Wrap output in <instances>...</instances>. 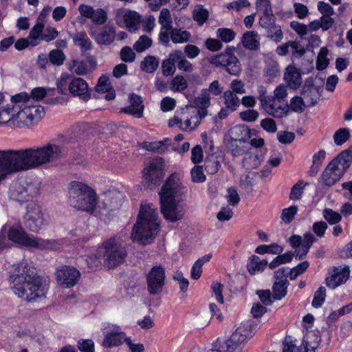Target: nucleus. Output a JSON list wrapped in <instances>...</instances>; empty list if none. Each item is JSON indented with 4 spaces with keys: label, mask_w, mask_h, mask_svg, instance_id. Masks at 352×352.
<instances>
[{
    "label": "nucleus",
    "mask_w": 352,
    "mask_h": 352,
    "mask_svg": "<svg viewBox=\"0 0 352 352\" xmlns=\"http://www.w3.org/2000/svg\"><path fill=\"white\" fill-rule=\"evenodd\" d=\"M126 333L121 327L117 324H109L104 332V339L102 346L106 349H110L120 346L127 339Z\"/></svg>",
    "instance_id": "obj_16"
},
{
    "label": "nucleus",
    "mask_w": 352,
    "mask_h": 352,
    "mask_svg": "<svg viewBox=\"0 0 352 352\" xmlns=\"http://www.w3.org/2000/svg\"><path fill=\"white\" fill-rule=\"evenodd\" d=\"M228 195L226 199L228 204L230 206H236L240 201V197L237 192L236 189L234 187H230L228 188Z\"/></svg>",
    "instance_id": "obj_63"
},
{
    "label": "nucleus",
    "mask_w": 352,
    "mask_h": 352,
    "mask_svg": "<svg viewBox=\"0 0 352 352\" xmlns=\"http://www.w3.org/2000/svg\"><path fill=\"white\" fill-rule=\"evenodd\" d=\"M129 99L131 105L124 108L122 111L136 118H141L143 116L144 109L141 97L135 94H131Z\"/></svg>",
    "instance_id": "obj_26"
},
{
    "label": "nucleus",
    "mask_w": 352,
    "mask_h": 352,
    "mask_svg": "<svg viewBox=\"0 0 352 352\" xmlns=\"http://www.w3.org/2000/svg\"><path fill=\"white\" fill-rule=\"evenodd\" d=\"M159 23L161 24L162 30H172V19L170 11L167 8H163L160 14Z\"/></svg>",
    "instance_id": "obj_40"
},
{
    "label": "nucleus",
    "mask_w": 352,
    "mask_h": 352,
    "mask_svg": "<svg viewBox=\"0 0 352 352\" xmlns=\"http://www.w3.org/2000/svg\"><path fill=\"white\" fill-rule=\"evenodd\" d=\"M217 36L223 42H231L235 37V32L229 28H219L217 31Z\"/></svg>",
    "instance_id": "obj_57"
},
{
    "label": "nucleus",
    "mask_w": 352,
    "mask_h": 352,
    "mask_svg": "<svg viewBox=\"0 0 352 352\" xmlns=\"http://www.w3.org/2000/svg\"><path fill=\"white\" fill-rule=\"evenodd\" d=\"M8 235L9 239L15 243L39 250H58L62 245L61 242L58 240L30 236L21 226L11 227Z\"/></svg>",
    "instance_id": "obj_6"
},
{
    "label": "nucleus",
    "mask_w": 352,
    "mask_h": 352,
    "mask_svg": "<svg viewBox=\"0 0 352 352\" xmlns=\"http://www.w3.org/2000/svg\"><path fill=\"white\" fill-rule=\"evenodd\" d=\"M165 268L162 265L153 266L146 276L147 289L151 295H159L165 285Z\"/></svg>",
    "instance_id": "obj_15"
},
{
    "label": "nucleus",
    "mask_w": 352,
    "mask_h": 352,
    "mask_svg": "<svg viewBox=\"0 0 352 352\" xmlns=\"http://www.w3.org/2000/svg\"><path fill=\"white\" fill-rule=\"evenodd\" d=\"M294 254H292V251H288L283 254H280L270 263L269 267L270 269H274L282 264L288 263L292 260Z\"/></svg>",
    "instance_id": "obj_43"
},
{
    "label": "nucleus",
    "mask_w": 352,
    "mask_h": 352,
    "mask_svg": "<svg viewBox=\"0 0 352 352\" xmlns=\"http://www.w3.org/2000/svg\"><path fill=\"white\" fill-rule=\"evenodd\" d=\"M284 80L291 89H297L302 84L300 70L294 65H289L285 69Z\"/></svg>",
    "instance_id": "obj_24"
},
{
    "label": "nucleus",
    "mask_w": 352,
    "mask_h": 352,
    "mask_svg": "<svg viewBox=\"0 0 352 352\" xmlns=\"http://www.w3.org/2000/svg\"><path fill=\"white\" fill-rule=\"evenodd\" d=\"M17 109H21V107L12 105V107H6L0 109V124H6L9 121L13 120L15 122V115Z\"/></svg>",
    "instance_id": "obj_35"
},
{
    "label": "nucleus",
    "mask_w": 352,
    "mask_h": 352,
    "mask_svg": "<svg viewBox=\"0 0 352 352\" xmlns=\"http://www.w3.org/2000/svg\"><path fill=\"white\" fill-rule=\"evenodd\" d=\"M314 82L313 78H308L301 91L302 98L307 107L314 106L320 97L322 86H316Z\"/></svg>",
    "instance_id": "obj_21"
},
{
    "label": "nucleus",
    "mask_w": 352,
    "mask_h": 352,
    "mask_svg": "<svg viewBox=\"0 0 352 352\" xmlns=\"http://www.w3.org/2000/svg\"><path fill=\"white\" fill-rule=\"evenodd\" d=\"M45 115L44 107L41 105H25L17 109L15 122L19 127H29L38 123Z\"/></svg>",
    "instance_id": "obj_11"
},
{
    "label": "nucleus",
    "mask_w": 352,
    "mask_h": 352,
    "mask_svg": "<svg viewBox=\"0 0 352 352\" xmlns=\"http://www.w3.org/2000/svg\"><path fill=\"white\" fill-rule=\"evenodd\" d=\"M351 137L350 131L346 128L338 129L333 135V141L336 145L341 146L347 142Z\"/></svg>",
    "instance_id": "obj_41"
},
{
    "label": "nucleus",
    "mask_w": 352,
    "mask_h": 352,
    "mask_svg": "<svg viewBox=\"0 0 352 352\" xmlns=\"http://www.w3.org/2000/svg\"><path fill=\"white\" fill-rule=\"evenodd\" d=\"M205 169L209 174H215L218 172L221 167V163L218 160L217 157L211 156L207 157L204 162Z\"/></svg>",
    "instance_id": "obj_45"
},
{
    "label": "nucleus",
    "mask_w": 352,
    "mask_h": 352,
    "mask_svg": "<svg viewBox=\"0 0 352 352\" xmlns=\"http://www.w3.org/2000/svg\"><path fill=\"white\" fill-rule=\"evenodd\" d=\"M257 91L261 106L267 114L276 118H281L288 115V106L271 103L273 98L270 96H267V89L263 85L258 86Z\"/></svg>",
    "instance_id": "obj_14"
},
{
    "label": "nucleus",
    "mask_w": 352,
    "mask_h": 352,
    "mask_svg": "<svg viewBox=\"0 0 352 352\" xmlns=\"http://www.w3.org/2000/svg\"><path fill=\"white\" fill-rule=\"evenodd\" d=\"M267 264V260H261L258 256L252 255L248 260L247 269L250 274H255L263 271Z\"/></svg>",
    "instance_id": "obj_31"
},
{
    "label": "nucleus",
    "mask_w": 352,
    "mask_h": 352,
    "mask_svg": "<svg viewBox=\"0 0 352 352\" xmlns=\"http://www.w3.org/2000/svg\"><path fill=\"white\" fill-rule=\"evenodd\" d=\"M302 180H299L292 188L289 194V199L293 201H298L302 198L305 187L307 185Z\"/></svg>",
    "instance_id": "obj_44"
},
{
    "label": "nucleus",
    "mask_w": 352,
    "mask_h": 352,
    "mask_svg": "<svg viewBox=\"0 0 352 352\" xmlns=\"http://www.w3.org/2000/svg\"><path fill=\"white\" fill-rule=\"evenodd\" d=\"M316 240L315 236L311 233H305L303 236L302 246L295 249L294 252L292 251L294 257L298 260L303 259L307 256L310 248Z\"/></svg>",
    "instance_id": "obj_28"
},
{
    "label": "nucleus",
    "mask_w": 352,
    "mask_h": 352,
    "mask_svg": "<svg viewBox=\"0 0 352 352\" xmlns=\"http://www.w3.org/2000/svg\"><path fill=\"white\" fill-rule=\"evenodd\" d=\"M25 226L31 231L37 232L47 221V215L38 206L28 207L24 217Z\"/></svg>",
    "instance_id": "obj_19"
},
{
    "label": "nucleus",
    "mask_w": 352,
    "mask_h": 352,
    "mask_svg": "<svg viewBox=\"0 0 352 352\" xmlns=\"http://www.w3.org/2000/svg\"><path fill=\"white\" fill-rule=\"evenodd\" d=\"M124 23L130 32H135L140 28L142 16L137 12L129 10L123 16Z\"/></svg>",
    "instance_id": "obj_29"
},
{
    "label": "nucleus",
    "mask_w": 352,
    "mask_h": 352,
    "mask_svg": "<svg viewBox=\"0 0 352 352\" xmlns=\"http://www.w3.org/2000/svg\"><path fill=\"white\" fill-rule=\"evenodd\" d=\"M69 199L70 205L77 210L93 212L96 204V194L87 184L74 181L70 183Z\"/></svg>",
    "instance_id": "obj_7"
},
{
    "label": "nucleus",
    "mask_w": 352,
    "mask_h": 352,
    "mask_svg": "<svg viewBox=\"0 0 352 352\" xmlns=\"http://www.w3.org/2000/svg\"><path fill=\"white\" fill-rule=\"evenodd\" d=\"M56 87L59 93L67 95L69 93L74 97H78L87 102L91 98V90L85 80L75 77L68 74H63L56 81Z\"/></svg>",
    "instance_id": "obj_8"
},
{
    "label": "nucleus",
    "mask_w": 352,
    "mask_h": 352,
    "mask_svg": "<svg viewBox=\"0 0 352 352\" xmlns=\"http://www.w3.org/2000/svg\"><path fill=\"white\" fill-rule=\"evenodd\" d=\"M226 108L233 112L237 109L240 104L239 97L232 91L228 90L223 94Z\"/></svg>",
    "instance_id": "obj_33"
},
{
    "label": "nucleus",
    "mask_w": 352,
    "mask_h": 352,
    "mask_svg": "<svg viewBox=\"0 0 352 352\" xmlns=\"http://www.w3.org/2000/svg\"><path fill=\"white\" fill-rule=\"evenodd\" d=\"M153 44L152 39L146 35L140 36L137 41L133 44V49L138 53L144 52L151 47Z\"/></svg>",
    "instance_id": "obj_39"
},
{
    "label": "nucleus",
    "mask_w": 352,
    "mask_h": 352,
    "mask_svg": "<svg viewBox=\"0 0 352 352\" xmlns=\"http://www.w3.org/2000/svg\"><path fill=\"white\" fill-rule=\"evenodd\" d=\"M208 11L203 7H197L193 11V19L202 25L208 19Z\"/></svg>",
    "instance_id": "obj_53"
},
{
    "label": "nucleus",
    "mask_w": 352,
    "mask_h": 352,
    "mask_svg": "<svg viewBox=\"0 0 352 352\" xmlns=\"http://www.w3.org/2000/svg\"><path fill=\"white\" fill-rule=\"evenodd\" d=\"M268 37L276 43H279L283 38L280 27L276 25H272L268 30Z\"/></svg>",
    "instance_id": "obj_62"
},
{
    "label": "nucleus",
    "mask_w": 352,
    "mask_h": 352,
    "mask_svg": "<svg viewBox=\"0 0 352 352\" xmlns=\"http://www.w3.org/2000/svg\"><path fill=\"white\" fill-rule=\"evenodd\" d=\"M323 217L329 224H336L342 219L340 214L329 208L323 210Z\"/></svg>",
    "instance_id": "obj_54"
},
{
    "label": "nucleus",
    "mask_w": 352,
    "mask_h": 352,
    "mask_svg": "<svg viewBox=\"0 0 352 352\" xmlns=\"http://www.w3.org/2000/svg\"><path fill=\"white\" fill-rule=\"evenodd\" d=\"M234 50V47H227L223 53L212 56L210 63L217 67L223 66L230 75L238 76L241 72V65L233 54Z\"/></svg>",
    "instance_id": "obj_12"
},
{
    "label": "nucleus",
    "mask_w": 352,
    "mask_h": 352,
    "mask_svg": "<svg viewBox=\"0 0 352 352\" xmlns=\"http://www.w3.org/2000/svg\"><path fill=\"white\" fill-rule=\"evenodd\" d=\"M116 36V31L113 27L106 25L102 30L94 36V39L99 45H108L111 44Z\"/></svg>",
    "instance_id": "obj_27"
},
{
    "label": "nucleus",
    "mask_w": 352,
    "mask_h": 352,
    "mask_svg": "<svg viewBox=\"0 0 352 352\" xmlns=\"http://www.w3.org/2000/svg\"><path fill=\"white\" fill-rule=\"evenodd\" d=\"M326 298V289L323 286H320L314 293L311 305L314 308H318L324 303Z\"/></svg>",
    "instance_id": "obj_50"
},
{
    "label": "nucleus",
    "mask_w": 352,
    "mask_h": 352,
    "mask_svg": "<svg viewBox=\"0 0 352 352\" xmlns=\"http://www.w3.org/2000/svg\"><path fill=\"white\" fill-rule=\"evenodd\" d=\"M320 342V337L313 333L305 336L301 344L297 346L291 337H286L283 344V352H316Z\"/></svg>",
    "instance_id": "obj_13"
},
{
    "label": "nucleus",
    "mask_w": 352,
    "mask_h": 352,
    "mask_svg": "<svg viewBox=\"0 0 352 352\" xmlns=\"http://www.w3.org/2000/svg\"><path fill=\"white\" fill-rule=\"evenodd\" d=\"M66 155L65 148L54 143L19 150H0V184L11 174L38 168Z\"/></svg>",
    "instance_id": "obj_1"
},
{
    "label": "nucleus",
    "mask_w": 352,
    "mask_h": 352,
    "mask_svg": "<svg viewBox=\"0 0 352 352\" xmlns=\"http://www.w3.org/2000/svg\"><path fill=\"white\" fill-rule=\"evenodd\" d=\"M246 338L247 334L245 333L244 328L240 327L232 334L230 339L227 340L222 344V349L226 350V352H234Z\"/></svg>",
    "instance_id": "obj_23"
},
{
    "label": "nucleus",
    "mask_w": 352,
    "mask_h": 352,
    "mask_svg": "<svg viewBox=\"0 0 352 352\" xmlns=\"http://www.w3.org/2000/svg\"><path fill=\"white\" fill-rule=\"evenodd\" d=\"M182 56V52L175 50L169 54L168 58L162 63V74L165 76H173L175 72V63Z\"/></svg>",
    "instance_id": "obj_25"
},
{
    "label": "nucleus",
    "mask_w": 352,
    "mask_h": 352,
    "mask_svg": "<svg viewBox=\"0 0 352 352\" xmlns=\"http://www.w3.org/2000/svg\"><path fill=\"white\" fill-rule=\"evenodd\" d=\"M352 163V144L351 146L340 152L326 166L318 183L324 187L329 188L338 182L345 174Z\"/></svg>",
    "instance_id": "obj_5"
},
{
    "label": "nucleus",
    "mask_w": 352,
    "mask_h": 352,
    "mask_svg": "<svg viewBox=\"0 0 352 352\" xmlns=\"http://www.w3.org/2000/svg\"><path fill=\"white\" fill-rule=\"evenodd\" d=\"M56 280L65 288H70L76 285L80 277V272L74 267L62 265L57 269Z\"/></svg>",
    "instance_id": "obj_18"
},
{
    "label": "nucleus",
    "mask_w": 352,
    "mask_h": 352,
    "mask_svg": "<svg viewBox=\"0 0 352 352\" xmlns=\"http://www.w3.org/2000/svg\"><path fill=\"white\" fill-rule=\"evenodd\" d=\"M30 99V96L25 92H21L16 94L11 98V101L14 103L13 105L21 107V109L25 106L24 103L27 102Z\"/></svg>",
    "instance_id": "obj_64"
},
{
    "label": "nucleus",
    "mask_w": 352,
    "mask_h": 352,
    "mask_svg": "<svg viewBox=\"0 0 352 352\" xmlns=\"http://www.w3.org/2000/svg\"><path fill=\"white\" fill-rule=\"evenodd\" d=\"M201 119H199L195 113V116L191 118L186 117L184 122L181 120L179 128L183 131H191L197 127L198 124L201 122Z\"/></svg>",
    "instance_id": "obj_46"
},
{
    "label": "nucleus",
    "mask_w": 352,
    "mask_h": 352,
    "mask_svg": "<svg viewBox=\"0 0 352 352\" xmlns=\"http://www.w3.org/2000/svg\"><path fill=\"white\" fill-rule=\"evenodd\" d=\"M285 105L289 107V113L293 111L298 113H302L305 107H307L302 98L298 96L291 98L290 104H286Z\"/></svg>",
    "instance_id": "obj_38"
},
{
    "label": "nucleus",
    "mask_w": 352,
    "mask_h": 352,
    "mask_svg": "<svg viewBox=\"0 0 352 352\" xmlns=\"http://www.w3.org/2000/svg\"><path fill=\"white\" fill-rule=\"evenodd\" d=\"M170 87L174 91L182 92L186 89L188 82L183 76L177 75L171 80Z\"/></svg>",
    "instance_id": "obj_47"
},
{
    "label": "nucleus",
    "mask_w": 352,
    "mask_h": 352,
    "mask_svg": "<svg viewBox=\"0 0 352 352\" xmlns=\"http://www.w3.org/2000/svg\"><path fill=\"white\" fill-rule=\"evenodd\" d=\"M328 52L327 47H324L320 50L316 60V69L318 70H323L328 66L329 60L327 58Z\"/></svg>",
    "instance_id": "obj_51"
},
{
    "label": "nucleus",
    "mask_w": 352,
    "mask_h": 352,
    "mask_svg": "<svg viewBox=\"0 0 352 352\" xmlns=\"http://www.w3.org/2000/svg\"><path fill=\"white\" fill-rule=\"evenodd\" d=\"M170 38L174 43H182L188 42L190 38V34L186 30L181 29H173L170 32Z\"/></svg>",
    "instance_id": "obj_36"
},
{
    "label": "nucleus",
    "mask_w": 352,
    "mask_h": 352,
    "mask_svg": "<svg viewBox=\"0 0 352 352\" xmlns=\"http://www.w3.org/2000/svg\"><path fill=\"white\" fill-rule=\"evenodd\" d=\"M243 166L246 169H254L260 164V161L256 155L247 153L242 162Z\"/></svg>",
    "instance_id": "obj_49"
},
{
    "label": "nucleus",
    "mask_w": 352,
    "mask_h": 352,
    "mask_svg": "<svg viewBox=\"0 0 352 352\" xmlns=\"http://www.w3.org/2000/svg\"><path fill=\"white\" fill-rule=\"evenodd\" d=\"M260 37L254 31H248L244 33L242 37V43L245 48L256 50L260 47Z\"/></svg>",
    "instance_id": "obj_30"
},
{
    "label": "nucleus",
    "mask_w": 352,
    "mask_h": 352,
    "mask_svg": "<svg viewBox=\"0 0 352 352\" xmlns=\"http://www.w3.org/2000/svg\"><path fill=\"white\" fill-rule=\"evenodd\" d=\"M90 19H91L93 23L96 24L103 25L107 20V13L102 8L94 10V13L92 14V16Z\"/></svg>",
    "instance_id": "obj_55"
},
{
    "label": "nucleus",
    "mask_w": 352,
    "mask_h": 352,
    "mask_svg": "<svg viewBox=\"0 0 352 352\" xmlns=\"http://www.w3.org/2000/svg\"><path fill=\"white\" fill-rule=\"evenodd\" d=\"M350 270L349 266L333 267L329 270L325 279L327 286L332 289L345 283L349 278Z\"/></svg>",
    "instance_id": "obj_20"
},
{
    "label": "nucleus",
    "mask_w": 352,
    "mask_h": 352,
    "mask_svg": "<svg viewBox=\"0 0 352 352\" xmlns=\"http://www.w3.org/2000/svg\"><path fill=\"white\" fill-rule=\"evenodd\" d=\"M186 192V188L179 182L175 174L166 180L159 192L160 210L164 218L172 223L183 219L185 205L182 197Z\"/></svg>",
    "instance_id": "obj_3"
},
{
    "label": "nucleus",
    "mask_w": 352,
    "mask_h": 352,
    "mask_svg": "<svg viewBox=\"0 0 352 352\" xmlns=\"http://www.w3.org/2000/svg\"><path fill=\"white\" fill-rule=\"evenodd\" d=\"M256 6L258 8L263 10V15L274 18L270 0H260V1H256Z\"/></svg>",
    "instance_id": "obj_61"
},
{
    "label": "nucleus",
    "mask_w": 352,
    "mask_h": 352,
    "mask_svg": "<svg viewBox=\"0 0 352 352\" xmlns=\"http://www.w3.org/2000/svg\"><path fill=\"white\" fill-rule=\"evenodd\" d=\"M98 254L102 256L104 265L109 268H115L121 264L126 256L124 248L116 239H109L98 248Z\"/></svg>",
    "instance_id": "obj_9"
},
{
    "label": "nucleus",
    "mask_w": 352,
    "mask_h": 352,
    "mask_svg": "<svg viewBox=\"0 0 352 352\" xmlns=\"http://www.w3.org/2000/svg\"><path fill=\"white\" fill-rule=\"evenodd\" d=\"M120 58L125 63H132L135 58V54L129 46H124L120 52Z\"/></svg>",
    "instance_id": "obj_59"
},
{
    "label": "nucleus",
    "mask_w": 352,
    "mask_h": 352,
    "mask_svg": "<svg viewBox=\"0 0 352 352\" xmlns=\"http://www.w3.org/2000/svg\"><path fill=\"white\" fill-rule=\"evenodd\" d=\"M78 349L80 352H95L94 342L91 339H80L78 341Z\"/></svg>",
    "instance_id": "obj_58"
},
{
    "label": "nucleus",
    "mask_w": 352,
    "mask_h": 352,
    "mask_svg": "<svg viewBox=\"0 0 352 352\" xmlns=\"http://www.w3.org/2000/svg\"><path fill=\"white\" fill-rule=\"evenodd\" d=\"M37 193V189L32 184L26 182H14L9 190L10 197L19 202L30 200Z\"/></svg>",
    "instance_id": "obj_17"
},
{
    "label": "nucleus",
    "mask_w": 352,
    "mask_h": 352,
    "mask_svg": "<svg viewBox=\"0 0 352 352\" xmlns=\"http://www.w3.org/2000/svg\"><path fill=\"white\" fill-rule=\"evenodd\" d=\"M164 162L162 157L153 159L142 170L146 188L153 189L160 185L164 177Z\"/></svg>",
    "instance_id": "obj_10"
},
{
    "label": "nucleus",
    "mask_w": 352,
    "mask_h": 352,
    "mask_svg": "<svg viewBox=\"0 0 352 352\" xmlns=\"http://www.w3.org/2000/svg\"><path fill=\"white\" fill-rule=\"evenodd\" d=\"M290 52L292 56L294 58H300L305 54V47L296 41H289Z\"/></svg>",
    "instance_id": "obj_60"
},
{
    "label": "nucleus",
    "mask_w": 352,
    "mask_h": 352,
    "mask_svg": "<svg viewBox=\"0 0 352 352\" xmlns=\"http://www.w3.org/2000/svg\"><path fill=\"white\" fill-rule=\"evenodd\" d=\"M9 280L15 295L27 302L36 301L45 297L47 287L43 283L36 270L25 261L14 267Z\"/></svg>",
    "instance_id": "obj_2"
},
{
    "label": "nucleus",
    "mask_w": 352,
    "mask_h": 352,
    "mask_svg": "<svg viewBox=\"0 0 352 352\" xmlns=\"http://www.w3.org/2000/svg\"><path fill=\"white\" fill-rule=\"evenodd\" d=\"M210 95L206 90H201L200 94L195 97L192 104L196 113L199 119L205 118L208 114V108L210 106Z\"/></svg>",
    "instance_id": "obj_22"
},
{
    "label": "nucleus",
    "mask_w": 352,
    "mask_h": 352,
    "mask_svg": "<svg viewBox=\"0 0 352 352\" xmlns=\"http://www.w3.org/2000/svg\"><path fill=\"white\" fill-rule=\"evenodd\" d=\"M289 283L274 281L272 286L273 299L280 300L284 298L287 293V287Z\"/></svg>",
    "instance_id": "obj_37"
},
{
    "label": "nucleus",
    "mask_w": 352,
    "mask_h": 352,
    "mask_svg": "<svg viewBox=\"0 0 352 352\" xmlns=\"http://www.w3.org/2000/svg\"><path fill=\"white\" fill-rule=\"evenodd\" d=\"M160 221L157 209L152 204H142L131 239L143 245L150 244L158 234Z\"/></svg>",
    "instance_id": "obj_4"
},
{
    "label": "nucleus",
    "mask_w": 352,
    "mask_h": 352,
    "mask_svg": "<svg viewBox=\"0 0 352 352\" xmlns=\"http://www.w3.org/2000/svg\"><path fill=\"white\" fill-rule=\"evenodd\" d=\"M192 182L194 183H203L206 181V175L201 166H195L190 171Z\"/></svg>",
    "instance_id": "obj_56"
},
{
    "label": "nucleus",
    "mask_w": 352,
    "mask_h": 352,
    "mask_svg": "<svg viewBox=\"0 0 352 352\" xmlns=\"http://www.w3.org/2000/svg\"><path fill=\"white\" fill-rule=\"evenodd\" d=\"M298 208L297 206H292L289 208H284L281 213V220L286 224L290 223L297 214Z\"/></svg>",
    "instance_id": "obj_48"
},
{
    "label": "nucleus",
    "mask_w": 352,
    "mask_h": 352,
    "mask_svg": "<svg viewBox=\"0 0 352 352\" xmlns=\"http://www.w3.org/2000/svg\"><path fill=\"white\" fill-rule=\"evenodd\" d=\"M75 45L79 46L82 51L89 50L91 47V41L85 32H77L73 36Z\"/></svg>",
    "instance_id": "obj_34"
},
{
    "label": "nucleus",
    "mask_w": 352,
    "mask_h": 352,
    "mask_svg": "<svg viewBox=\"0 0 352 352\" xmlns=\"http://www.w3.org/2000/svg\"><path fill=\"white\" fill-rule=\"evenodd\" d=\"M69 69L77 75L82 76L87 73V65L83 61L74 60L69 65Z\"/></svg>",
    "instance_id": "obj_52"
},
{
    "label": "nucleus",
    "mask_w": 352,
    "mask_h": 352,
    "mask_svg": "<svg viewBox=\"0 0 352 352\" xmlns=\"http://www.w3.org/2000/svg\"><path fill=\"white\" fill-rule=\"evenodd\" d=\"M159 66V60L154 56L148 55L140 63L141 69L148 74L155 72Z\"/></svg>",
    "instance_id": "obj_32"
},
{
    "label": "nucleus",
    "mask_w": 352,
    "mask_h": 352,
    "mask_svg": "<svg viewBox=\"0 0 352 352\" xmlns=\"http://www.w3.org/2000/svg\"><path fill=\"white\" fill-rule=\"evenodd\" d=\"M48 56L50 64L55 66L62 65L66 58L64 52L58 49L51 50L48 54Z\"/></svg>",
    "instance_id": "obj_42"
}]
</instances>
